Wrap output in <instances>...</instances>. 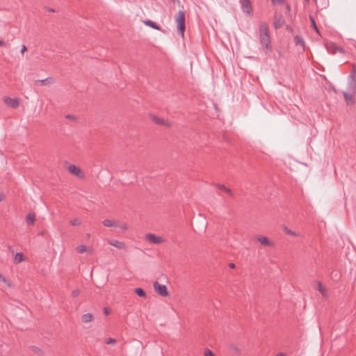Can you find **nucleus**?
<instances>
[{
    "label": "nucleus",
    "instance_id": "f257e3e1",
    "mask_svg": "<svg viewBox=\"0 0 356 356\" xmlns=\"http://www.w3.org/2000/svg\"><path fill=\"white\" fill-rule=\"evenodd\" d=\"M259 42L265 54L268 55L272 51V47L268 26L266 22H261L259 25Z\"/></svg>",
    "mask_w": 356,
    "mask_h": 356
},
{
    "label": "nucleus",
    "instance_id": "f03ea898",
    "mask_svg": "<svg viewBox=\"0 0 356 356\" xmlns=\"http://www.w3.org/2000/svg\"><path fill=\"white\" fill-rule=\"evenodd\" d=\"M175 21L177 23V29L179 33L181 34V36H184V31L186 29L185 25V13L182 10H179L175 17Z\"/></svg>",
    "mask_w": 356,
    "mask_h": 356
},
{
    "label": "nucleus",
    "instance_id": "7ed1b4c3",
    "mask_svg": "<svg viewBox=\"0 0 356 356\" xmlns=\"http://www.w3.org/2000/svg\"><path fill=\"white\" fill-rule=\"evenodd\" d=\"M348 90L356 92V65L353 64L348 76Z\"/></svg>",
    "mask_w": 356,
    "mask_h": 356
},
{
    "label": "nucleus",
    "instance_id": "20e7f679",
    "mask_svg": "<svg viewBox=\"0 0 356 356\" xmlns=\"http://www.w3.org/2000/svg\"><path fill=\"white\" fill-rule=\"evenodd\" d=\"M242 11L249 16L253 15V9L250 0H239Z\"/></svg>",
    "mask_w": 356,
    "mask_h": 356
},
{
    "label": "nucleus",
    "instance_id": "39448f33",
    "mask_svg": "<svg viewBox=\"0 0 356 356\" xmlns=\"http://www.w3.org/2000/svg\"><path fill=\"white\" fill-rule=\"evenodd\" d=\"M154 289L155 292L162 297H166L168 296V291L165 285L159 284L157 281L153 284Z\"/></svg>",
    "mask_w": 356,
    "mask_h": 356
},
{
    "label": "nucleus",
    "instance_id": "423d86ee",
    "mask_svg": "<svg viewBox=\"0 0 356 356\" xmlns=\"http://www.w3.org/2000/svg\"><path fill=\"white\" fill-rule=\"evenodd\" d=\"M343 95L344 99L348 105H353L355 103V96L356 92H353V91H343Z\"/></svg>",
    "mask_w": 356,
    "mask_h": 356
},
{
    "label": "nucleus",
    "instance_id": "0eeeda50",
    "mask_svg": "<svg viewBox=\"0 0 356 356\" xmlns=\"http://www.w3.org/2000/svg\"><path fill=\"white\" fill-rule=\"evenodd\" d=\"M325 47H326L327 51L332 54H335L337 52L344 54V52H345L343 48L337 46L336 44L332 43V42L327 43L325 44Z\"/></svg>",
    "mask_w": 356,
    "mask_h": 356
},
{
    "label": "nucleus",
    "instance_id": "6e6552de",
    "mask_svg": "<svg viewBox=\"0 0 356 356\" xmlns=\"http://www.w3.org/2000/svg\"><path fill=\"white\" fill-rule=\"evenodd\" d=\"M145 238L152 244H161L164 242V239L159 236H156L153 234H147L145 235Z\"/></svg>",
    "mask_w": 356,
    "mask_h": 356
},
{
    "label": "nucleus",
    "instance_id": "1a4fd4ad",
    "mask_svg": "<svg viewBox=\"0 0 356 356\" xmlns=\"http://www.w3.org/2000/svg\"><path fill=\"white\" fill-rule=\"evenodd\" d=\"M3 101L6 105H7L8 106L13 108H17L19 104L18 99L16 98H10L9 97H3Z\"/></svg>",
    "mask_w": 356,
    "mask_h": 356
},
{
    "label": "nucleus",
    "instance_id": "9d476101",
    "mask_svg": "<svg viewBox=\"0 0 356 356\" xmlns=\"http://www.w3.org/2000/svg\"><path fill=\"white\" fill-rule=\"evenodd\" d=\"M68 170L71 174H72L79 178L83 177V174L81 168L75 165H70L68 167Z\"/></svg>",
    "mask_w": 356,
    "mask_h": 356
},
{
    "label": "nucleus",
    "instance_id": "9b49d317",
    "mask_svg": "<svg viewBox=\"0 0 356 356\" xmlns=\"http://www.w3.org/2000/svg\"><path fill=\"white\" fill-rule=\"evenodd\" d=\"M108 244L117 248L119 250H125L126 245L124 242L115 239H111L108 241Z\"/></svg>",
    "mask_w": 356,
    "mask_h": 356
},
{
    "label": "nucleus",
    "instance_id": "f8f14e48",
    "mask_svg": "<svg viewBox=\"0 0 356 356\" xmlns=\"http://www.w3.org/2000/svg\"><path fill=\"white\" fill-rule=\"evenodd\" d=\"M284 23V20L283 19L281 15H275L273 22V27L275 29H278L281 28L283 26Z\"/></svg>",
    "mask_w": 356,
    "mask_h": 356
},
{
    "label": "nucleus",
    "instance_id": "ddd939ff",
    "mask_svg": "<svg viewBox=\"0 0 356 356\" xmlns=\"http://www.w3.org/2000/svg\"><path fill=\"white\" fill-rule=\"evenodd\" d=\"M257 241H259L261 245L266 246H273V243L270 241L269 239L264 236H257Z\"/></svg>",
    "mask_w": 356,
    "mask_h": 356
},
{
    "label": "nucleus",
    "instance_id": "4468645a",
    "mask_svg": "<svg viewBox=\"0 0 356 356\" xmlns=\"http://www.w3.org/2000/svg\"><path fill=\"white\" fill-rule=\"evenodd\" d=\"M294 42L296 45L300 46L302 48V49H305V43L302 36L299 35H296L294 37Z\"/></svg>",
    "mask_w": 356,
    "mask_h": 356
},
{
    "label": "nucleus",
    "instance_id": "2eb2a0df",
    "mask_svg": "<svg viewBox=\"0 0 356 356\" xmlns=\"http://www.w3.org/2000/svg\"><path fill=\"white\" fill-rule=\"evenodd\" d=\"M102 224L108 227H118V222L115 220L105 219L102 221Z\"/></svg>",
    "mask_w": 356,
    "mask_h": 356
},
{
    "label": "nucleus",
    "instance_id": "dca6fc26",
    "mask_svg": "<svg viewBox=\"0 0 356 356\" xmlns=\"http://www.w3.org/2000/svg\"><path fill=\"white\" fill-rule=\"evenodd\" d=\"M316 290H318L323 297L327 296V290L321 282H316Z\"/></svg>",
    "mask_w": 356,
    "mask_h": 356
},
{
    "label": "nucleus",
    "instance_id": "f3484780",
    "mask_svg": "<svg viewBox=\"0 0 356 356\" xmlns=\"http://www.w3.org/2000/svg\"><path fill=\"white\" fill-rule=\"evenodd\" d=\"M76 250L77 251V252L79 253H83L85 252H89L90 254L92 253V249L91 248H88L85 245L83 244H81V245H78L76 248Z\"/></svg>",
    "mask_w": 356,
    "mask_h": 356
},
{
    "label": "nucleus",
    "instance_id": "a211bd4d",
    "mask_svg": "<svg viewBox=\"0 0 356 356\" xmlns=\"http://www.w3.org/2000/svg\"><path fill=\"white\" fill-rule=\"evenodd\" d=\"M143 23L145 25H147V26H149V27H151V28H152L154 29L159 30V31L161 30V28L159 25H157L155 22H152L151 20H149V19L145 20L143 22Z\"/></svg>",
    "mask_w": 356,
    "mask_h": 356
},
{
    "label": "nucleus",
    "instance_id": "6ab92c4d",
    "mask_svg": "<svg viewBox=\"0 0 356 356\" xmlns=\"http://www.w3.org/2000/svg\"><path fill=\"white\" fill-rule=\"evenodd\" d=\"M152 119H153L154 122L157 124L165 125L167 127L170 126V123L168 122H165L163 119L159 118L156 116H154Z\"/></svg>",
    "mask_w": 356,
    "mask_h": 356
},
{
    "label": "nucleus",
    "instance_id": "aec40b11",
    "mask_svg": "<svg viewBox=\"0 0 356 356\" xmlns=\"http://www.w3.org/2000/svg\"><path fill=\"white\" fill-rule=\"evenodd\" d=\"M215 186L220 191H224L227 193H228L229 195H233V193L231 191V189H229V188L226 187L225 185L223 184H215Z\"/></svg>",
    "mask_w": 356,
    "mask_h": 356
},
{
    "label": "nucleus",
    "instance_id": "412c9836",
    "mask_svg": "<svg viewBox=\"0 0 356 356\" xmlns=\"http://www.w3.org/2000/svg\"><path fill=\"white\" fill-rule=\"evenodd\" d=\"M24 254L22 252H17L14 257V264H17L24 261Z\"/></svg>",
    "mask_w": 356,
    "mask_h": 356
},
{
    "label": "nucleus",
    "instance_id": "4be33fe9",
    "mask_svg": "<svg viewBox=\"0 0 356 356\" xmlns=\"http://www.w3.org/2000/svg\"><path fill=\"white\" fill-rule=\"evenodd\" d=\"M81 320L83 323H90L93 320V316L90 313L85 314L81 316Z\"/></svg>",
    "mask_w": 356,
    "mask_h": 356
},
{
    "label": "nucleus",
    "instance_id": "5701e85b",
    "mask_svg": "<svg viewBox=\"0 0 356 356\" xmlns=\"http://www.w3.org/2000/svg\"><path fill=\"white\" fill-rule=\"evenodd\" d=\"M26 220L29 225H33L35 222V215L33 213H29L26 217Z\"/></svg>",
    "mask_w": 356,
    "mask_h": 356
},
{
    "label": "nucleus",
    "instance_id": "b1692460",
    "mask_svg": "<svg viewBox=\"0 0 356 356\" xmlns=\"http://www.w3.org/2000/svg\"><path fill=\"white\" fill-rule=\"evenodd\" d=\"M37 82L41 83V85H49L53 83V79L51 77H47L44 79L38 80Z\"/></svg>",
    "mask_w": 356,
    "mask_h": 356
},
{
    "label": "nucleus",
    "instance_id": "393cba45",
    "mask_svg": "<svg viewBox=\"0 0 356 356\" xmlns=\"http://www.w3.org/2000/svg\"><path fill=\"white\" fill-rule=\"evenodd\" d=\"M284 232L286 234L293 236H298V234L296 233L294 231H292L291 229H289L287 227H284Z\"/></svg>",
    "mask_w": 356,
    "mask_h": 356
},
{
    "label": "nucleus",
    "instance_id": "a878e982",
    "mask_svg": "<svg viewBox=\"0 0 356 356\" xmlns=\"http://www.w3.org/2000/svg\"><path fill=\"white\" fill-rule=\"evenodd\" d=\"M31 348L33 353L38 355H43V351L40 348H38L37 346H32Z\"/></svg>",
    "mask_w": 356,
    "mask_h": 356
},
{
    "label": "nucleus",
    "instance_id": "bb28decb",
    "mask_svg": "<svg viewBox=\"0 0 356 356\" xmlns=\"http://www.w3.org/2000/svg\"><path fill=\"white\" fill-rule=\"evenodd\" d=\"M135 292L136 293L140 296V297H145L146 296V293L144 291V290L141 288H136L135 289Z\"/></svg>",
    "mask_w": 356,
    "mask_h": 356
},
{
    "label": "nucleus",
    "instance_id": "cd10ccee",
    "mask_svg": "<svg viewBox=\"0 0 356 356\" xmlns=\"http://www.w3.org/2000/svg\"><path fill=\"white\" fill-rule=\"evenodd\" d=\"M0 281L3 282L6 285H7L8 287L11 286L10 282L6 279V277L0 273Z\"/></svg>",
    "mask_w": 356,
    "mask_h": 356
},
{
    "label": "nucleus",
    "instance_id": "c85d7f7f",
    "mask_svg": "<svg viewBox=\"0 0 356 356\" xmlns=\"http://www.w3.org/2000/svg\"><path fill=\"white\" fill-rule=\"evenodd\" d=\"M309 19L311 20L312 27L315 29L316 33L319 34L320 31H319L318 29L316 26V24L314 19L312 16H309Z\"/></svg>",
    "mask_w": 356,
    "mask_h": 356
},
{
    "label": "nucleus",
    "instance_id": "c756f323",
    "mask_svg": "<svg viewBox=\"0 0 356 356\" xmlns=\"http://www.w3.org/2000/svg\"><path fill=\"white\" fill-rule=\"evenodd\" d=\"M70 223L73 225V226H75V225H79L81 224V222L76 219V218H74L73 220H71L70 221Z\"/></svg>",
    "mask_w": 356,
    "mask_h": 356
},
{
    "label": "nucleus",
    "instance_id": "7c9ffc66",
    "mask_svg": "<svg viewBox=\"0 0 356 356\" xmlns=\"http://www.w3.org/2000/svg\"><path fill=\"white\" fill-rule=\"evenodd\" d=\"M116 343V340L113 338H108L106 340V343L107 344H115Z\"/></svg>",
    "mask_w": 356,
    "mask_h": 356
},
{
    "label": "nucleus",
    "instance_id": "2f4dec72",
    "mask_svg": "<svg viewBox=\"0 0 356 356\" xmlns=\"http://www.w3.org/2000/svg\"><path fill=\"white\" fill-rule=\"evenodd\" d=\"M118 227H119L120 229L122 231H126L127 229V225L125 223H118Z\"/></svg>",
    "mask_w": 356,
    "mask_h": 356
},
{
    "label": "nucleus",
    "instance_id": "473e14b6",
    "mask_svg": "<svg viewBox=\"0 0 356 356\" xmlns=\"http://www.w3.org/2000/svg\"><path fill=\"white\" fill-rule=\"evenodd\" d=\"M80 294V290L79 289H74L72 291V296L74 298L77 297Z\"/></svg>",
    "mask_w": 356,
    "mask_h": 356
},
{
    "label": "nucleus",
    "instance_id": "72a5a7b5",
    "mask_svg": "<svg viewBox=\"0 0 356 356\" xmlns=\"http://www.w3.org/2000/svg\"><path fill=\"white\" fill-rule=\"evenodd\" d=\"M204 356H215L213 355V353H212V351L210 350L209 349L205 350L204 353Z\"/></svg>",
    "mask_w": 356,
    "mask_h": 356
},
{
    "label": "nucleus",
    "instance_id": "f704fd0d",
    "mask_svg": "<svg viewBox=\"0 0 356 356\" xmlns=\"http://www.w3.org/2000/svg\"><path fill=\"white\" fill-rule=\"evenodd\" d=\"M271 2L273 5L282 4L284 2V0H271Z\"/></svg>",
    "mask_w": 356,
    "mask_h": 356
},
{
    "label": "nucleus",
    "instance_id": "c9c22d12",
    "mask_svg": "<svg viewBox=\"0 0 356 356\" xmlns=\"http://www.w3.org/2000/svg\"><path fill=\"white\" fill-rule=\"evenodd\" d=\"M65 118L67 119L72 120H74L76 119V118L74 115H70V114L65 115Z\"/></svg>",
    "mask_w": 356,
    "mask_h": 356
},
{
    "label": "nucleus",
    "instance_id": "e433bc0d",
    "mask_svg": "<svg viewBox=\"0 0 356 356\" xmlns=\"http://www.w3.org/2000/svg\"><path fill=\"white\" fill-rule=\"evenodd\" d=\"M26 50H27L26 47L24 44H23L22 46V49H21V54H23Z\"/></svg>",
    "mask_w": 356,
    "mask_h": 356
},
{
    "label": "nucleus",
    "instance_id": "4c0bfd02",
    "mask_svg": "<svg viewBox=\"0 0 356 356\" xmlns=\"http://www.w3.org/2000/svg\"><path fill=\"white\" fill-rule=\"evenodd\" d=\"M44 9L49 12H55V10L49 7H44Z\"/></svg>",
    "mask_w": 356,
    "mask_h": 356
},
{
    "label": "nucleus",
    "instance_id": "58836bf2",
    "mask_svg": "<svg viewBox=\"0 0 356 356\" xmlns=\"http://www.w3.org/2000/svg\"><path fill=\"white\" fill-rule=\"evenodd\" d=\"M104 312L106 315H108L110 314L109 309L107 307L104 309Z\"/></svg>",
    "mask_w": 356,
    "mask_h": 356
},
{
    "label": "nucleus",
    "instance_id": "ea45409f",
    "mask_svg": "<svg viewBox=\"0 0 356 356\" xmlns=\"http://www.w3.org/2000/svg\"><path fill=\"white\" fill-rule=\"evenodd\" d=\"M6 45V42L3 40H0V47H5Z\"/></svg>",
    "mask_w": 356,
    "mask_h": 356
},
{
    "label": "nucleus",
    "instance_id": "a19ab883",
    "mask_svg": "<svg viewBox=\"0 0 356 356\" xmlns=\"http://www.w3.org/2000/svg\"><path fill=\"white\" fill-rule=\"evenodd\" d=\"M232 348L234 349L237 353L239 352V350L236 346H232Z\"/></svg>",
    "mask_w": 356,
    "mask_h": 356
},
{
    "label": "nucleus",
    "instance_id": "79ce46f5",
    "mask_svg": "<svg viewBox=\"0 0 356 356\" xmlns=\"http://www.w3.org/2000/svg\"><path fill=\"white\" fill-rule=\"evenodd\" d=\"M229 266L231 268H235V264H233V263H231L229 264Z\"/></svg>",
    "mask_w": 356,
    "mask_h": 356
},
{
    "label": "nucleus",
    "instance_id": "37998d69",
    "mask_svg": "<svg viewBox=\"0 0 356 356\" xmlns=\"http://www.w3.org/2000/svg\"><path fill=\"white\" fill-rule=\"evenodd\" d=\"M286 8L287 10L289 11L291 10V6L288 3H286Z\"/></svg>",
    "mask_w": 356,
    "mask_h": 356
},
{
    "label": "nucleus",
    "instance_id": "c03bdc74",
    "mask_svg": "<svg viewBox=\"0 0 356 356\" xmlns=\"http://www.w3.org/2000/svg\"><path fill=\"white\" fill-rule=\"evenodd\" d=\"M3 200V194L0 193V202Z\"/></svg>",
    "mask_w": 356,
    "mask_h": 356
},
{
    "label": "nucleus",
    "instance_id": "a18cd8bd",
    "mask_svg": "<svg viewBox=\"0 0 356 356\" xmlns=\"http://www.w3.org/2000/svg\"><path fill=\"white\" fill-rule=\"evenodd\" d=\"M276 356H286L284 353H279Z\"/></svg>",
    "mask_w": 356,
    "mask_h": 356
},
{
    "label": "nucleus",
    "instance_id": "49530a36",
    "mask_svg": "<svg viewBox=\"0 0 356 356\" xmlns=\"http://www.w3.org/2000/svg\"><path fill=\"white\" fill-rule=\"evenodd\" d=\"M304 1H305V2H306V3H309L310 0H304Z\"/></svg>",
    "mask_w": 356,
    "mask_h": 356
},
{
    "label": "nucleus",
    "instance_id": "de8ad7c7",
    "mask_svg": "<svg viewBox=\"0 0 356 356\" xmlns=\"http://www.w3.org/2000/svg\"><path fill=\"white\" fill-rule=\"evenodd\" d=\"M314 1H316V0H314Z\"/></svg>",
    "mask_w": 356,
    "mask_h": 356
}]
</instances>
